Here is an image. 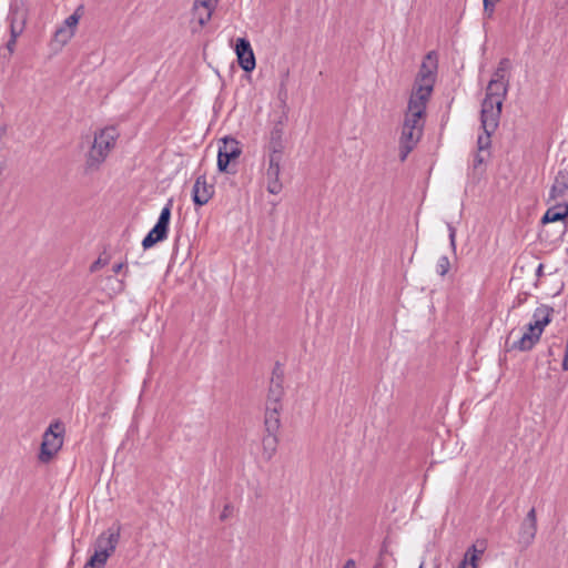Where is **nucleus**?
Instances as JSON below:
<instances>
[{
	"instance_id": "30",
	"label": "nucleus",
	"mask_w": 568,
	"mask_h": 568,
	"mask_svg": "<svg viewBox=\"0 0 568 568\" xmlns=\"http://www.w3.org/2000/svg\"><path fill=\"white\" fill-rule=\"evenodd\" d=\"M484 135H479L477 139L478 151H487L490 148L491 140L490 136L494 132H484Z\"/></svg>"
},
{
	"instance_id": "21",
	"label": "nucleus",
	"mask_w": 568,
	"mask_h": 568,
	"mask_svg": "<svg viewBox=\"0 0 568 568\" xmlns=\"http://www.w3.org/2000/svg\"><path fill=\"white\" fill-rule=\"evenodd\" d=\"M568 216V203H558L551 207H549L544 216L541 217V223H552L564 221Z\"/></svg>"
},
{
	"instance_id": "25",
	"label": "nucleus",
	"mask_w": 568,
	"mask_h": 568,
	"mask_svg": "<svg viewBox=\"0 0 568 568\" xmlns=\"http://www.w3.org/2000/svg\"><path fill=\"white\" fill-rule=\"evenodd\" d=\"M283 396H284L283 384L277 383V382L276 383L271 382L270 387H268L266 404L275 405V406L282 405L281 402H282Z\"/></svg>"
},
{
	"instance_id": "39",
	"label": "nucleus",
	"mask_w": 568,
	"mask_h": 568,
	"mask_svg": "<svg viewBox=\"0 0 568 568\" xmlns=\"http://www.w3.org/2000/svg\"><path fill=\"white\" fill-rule=\"evenodd\" d=\"M231 509H232V507H231L230 505H225V506H224V509H223V511H222V514H221V516H220V519H221V520H225V519L227 518V516H229V514H230Z\"/></svg>"
},
{
	"instance_id": "16",
	"label": "nucleus",
	"mask_w": 568,
	"mask_h": 568,
	"mask_svg": "<svg viewBox=\"0 0 568 568\" xmlns=\"http://www.w3.org/2000/svg\"><path fill=\"white\" fill-rule=\"evenodd\" d=\"M118 139L116 129L113 126H108L94 134L93 142L100 144V146L105 150L108 153L114 148Z\"/></svg>"
},
{
	"instance_id": "2",
	"label": "nucleus",
	"mask_w": 568,
	"mask_h": 568,
	"mask_svg": "<svg viewBox=\"0 0 568 568\" xmlns=\"http://www.w3.org/2000/svg\"><path fill=\"white\" fill-rule=\"evenodd\" d=\"M437 71V60L435 52H429L423 61L418 74L415 79L412 95L418 97L419 100H429L434 89Z\"/></svg>"
},
{
	"instance_id": "4",
	"label": "nucleus",
	"mask_w": 568,
	"mask_h": 568,
	"mask_svg": "<svg viewBox=\"0 0 568 568\" xmlns=\"http://www.w3.org/2000/svg\"><path fill=\"white\" fill-rule=\"evenodd\" d=\"M172 206L173 199H170L161 210L160 216L155 225L144 236L142 241V246L144 250L151 248L156 243L162 242L168 237Z\"/></svg>"
},
{
	"instance_id": "19",
	"label": "nucleus",
	"mask_w": 568,
	"mask_h": 568,
	"mask_svg": "<svg viewBox=\"0 0 568 568\" xmlns=\"http://www.w3.org/2000/svg\"><path fill=\"white\" fill-rule=\"evenodd\" d=\"M501 108H494V111L481 110L480 111V123L484 132H495L499 124L501 114Z\"/></svg>"
},
{
	"instance_id": "24",
	"label": "nucleus",
	"mask_w": 568,
	"mask_h": 568,
	"mask_svg": "<svg viewBox=\"0 0 568 568\" xmlns=\"http://www.w3.org/2000/svg\"><path fill=\"white\" fill-rule=\"evenodd\" d=\"M278 438L276 434L266 433L262 440L263 455L265 459L270 460L276 453Z\"/></svg>"
},
{
	"instance_id": "13",
	"label": "nucleus",
	"mask_w": 568,
	"mask_h": 568,
	"mask_svg": "<svg viewBox=\"0 0 568 568\" xmlns=\"http://www.w3.org/2000/svg\"><path fill=\"white\" fill-rule=\"evenodd\" d=\"M214 194V186L206 183L204 175L196 178L192 187V200L195 206H203Z\"/></svg>"
},
{
	"instance_id": "29",
	"label": "nucleus",
	"mask_w": 568,
	"mask_h": 568,
	"mask_svg": "<svg viewBox=\"0 0 568 568\" xmlns=\"http://www.w3.org/2000/svg\"><path fill=\"white\" fill-rule=\"evenodd\" d=\"M509 65H510L509 60L507 58H503L499 61L496 71L494 72L493 79H495V80H503L504 81L505 73L509 69Z\"/></svg>"
},
{
	"instance_id": "8",
	"label": "nucleus",
	"mask_w": 568,
	"mask_h": 568,
	"mask_svg": "<svg viewBox=\"0 0 568 568\" xmlns=\"http://www.w3.org/2000/svg\"><path fill=\"white\" fill-rule=\"evenodd\" d=\"M423 134L422 129H414L408 125H403L402 135L399 139V159L404 162L407 155L413 151Z\"/></svg>"
},
{
	"instance_id": "22",
	"label": "nucleus",
	"mask_w": 568,
	"mask_h": 568,
	"mask_svg": "<svg viewBox=\"0 0 568 568\" xmlns=\"http://www.w3.org/2000/svg\"><path fill=\"white\" fill-rule=\"evenodd\" d=\"M554 313V308L547 305H541L537 307L532 314V322L538 324L541 328L545 327L551 322V314Z\"/></svg>"
},
{
	"instance_id": "27",
	"label": "nucleus",
	"mask_w": 568,
	"mask_h": 568,
	"mask_svg": "<svg viewBox=\"0 0 568 568\" xmlns=\"http://www.w3.org/2000/svg\"><path fill=\"white\" fill-rule=\"evenodd\" d=\"M503 102L499 94H486L481 103V110L494 111V108H498L499 104L503 106Z\"/></svg>"
},
{
	"instance_id": "34",
	"label": "nucleus",
	"mask_w": 568,
	"mask_h": 568,
	"mask_svg": "<svg viewBox=\"0 0 568 568\" xmlns=\"http://www.w3.org/2000/svg\"><path fill=\"white\" fill-rule=\"evenodd\" d=\"M21 34H14V33H10V39L8 40L7 44H6V48L9 52V54H12L14 52V48H16V43H17V39L20 37Z\"/></svg>"
},
{
	"instance_id": "28",
	"label": "nucleus",
	"mask_w": 568,
	"mask_h": 568,
	"mask_svg": "<svg viewBox=\"0 0 568 568\" xmlns=\"http://www.w3.org/2000/svg\"><path fill=\"white\" fill-rule=\"evenodd\" d=\"M536 524H530L526 519H524L521 527H520V535L523 538H526L527 540L534 539L536 535Z\"/></svg>"
},
{
	"instance_id": "47",
	"label": "nucleus",
	"mask_w": 568,
	"mask_h": 568,
	"mask_svg": "<svg viewBox=\"0 0 568 568\" xmlns=\"http://www.w3.org/2000/svg\"><path fill=\"white\" fill-rule=\"evenodd\" d=\"M419 568H423V566H420Z\"/></svg>"
},
{
	"instance_id": "42",
	"label": "nucleus",
	"mask_w": 568,
	"mask_h": 568,
	"mask_svg": "<svg viewBox=\"0 0 568 568\" xmlns=\"http://www.w3.org/2000/svg\"><path fill=\"white\" fill-rule=\"evenodd\" d=\"M544 275V264H539L536 270V276L541 277Z\"/></svg>"
},
{
	"instance_id": "10",
	"label": "nucleus",
	"mask_w": 568,
	"mask_h": 568,
	"mask_svg": "<svg viewBox=\"0 0 568 568\" xmlns=\"http://www.w3.org/2000/svg\"><path fill=\"white\" fill-rule=\"evenodd\" d=\"M82 11L83 7H78L75 11L64 20L63 26L55 30L54 40L57 42L65 44L74 36V30L82 16Z\"/></svg>"
},
{
	"instance_id": "23",
	"label": "nucleus",
	"mask_w": 568,
	"mask_h": 568,
	"mask_svg": "<svg viewBox=\"0 0 568 568\" xmlns=\"http://www.w3.org/2000/svg\"><path fill=\"white\" fill-rule=\"evenodd\" d=\"M483 549H477L476 545H471L464 555L463 560L457 568H477V560L483 554Z\"/></svg>"
},
{
	"instance_id": "31",
	"label": "nucleus",
	"mask_w": 568,
	"mask_h": 568,
	"mask_svg": "<svg viewBox=\"0 0 568 568\" xmlns=\"http://www.w3.org/2000/svg\"><path fill=\"white\" fill-rule=\"evenodd\" d=\"M449 268H450L449 258L445 255L439 257L437 265H436L437 274H439L440 276H445L448 273Z\"/></svg>"
},
{
	"instance_id": "38",
	"label": "nucleus",
	"mask_w": 568,
	"mask_h": 568,
	"mask_svg": "<svg viewBox=\"0 0 568 568\" xmlns=\"http://www.w3.org/2000/svg\"><path fill=\"white\" fill-rule=\"evenodd\" d=\"M525 519H526L527 521H529L530 524H536V521H537V520H536V511H535V508H531V509L528 511V514H527V516H526V518H525Z\"/></svg>"
},
{
	"instance_id": "40",
	"label": "nucleus",
	"mask_w": 568,
	"mask_h": 568,
	"mask_svg": "<svg viewBox=\"0 0 568 568\" xmlns=\"http://www.w3.org/2000/svg\"><path fill=\"white\" fill-rule=\"evenodd\" d=\"M102 264L101 258L97 260L90 267L91 272H95Z\"/></svg>"
},
{
	"instance_id": "12",
	"label": "nucleus",
	"mask_w": 568,
	"mask_h": 568,
	"mask_svg": "<svg viewBox=\"0 0 568 568\" xmlns=\"http://www.w3.org/2000/svg\"><path fill=\"white\" fill-rule=\"evenodd\" d=\"M109 153L103 150L100 144L92 142L89 151L85 154L83 171L85 174H91L100 170L101 165L106 160Z\"/></svg>"
},
{
	"instance_id": "37",
	"label": "nucleus",
	"mask_w": 568,
	"mask_h": 568,
	"mask_svg": "<svg viewBox=\"0 0 568 568\" xmlns=\"http://www.w3.org/2000/svg\"><path fill=\"white\" fill-rule=\"evenodd\" d=\"M485 162V158L478 152L474 158V169H477Z\"/></svg>"
},
{
	"instance_id": "7",
	"label": "nucleus",
	"mask_w": 568,
	"mask_h": 568,
	"mask_svg": "<svg viewBox=\"0 0 568 568\" xmlns=\"http://www.w3.org/2000/svg\"><path fill=\"white\" fill-rule=\"evenodd\" d=\"M427 102V99L419 100L418 97L410 95L403 125L423 130Z\"/></svg>"
},
{
	"instance_id": "6",
	"label": "nucleus",
	"mask_w": 568,
	"mask_h": 568,
	"mask_svg": "<svg viewBox=\"0 0 568 568\" xmlns=\"http://www.w3.org/2000/svg\"><path fill=\"white\" fill-rule=\"evenodd\" d=\"M242 153L239 142L233 138H224L223 146H220L217 153V170L222 173H235V170H230V164L233 160L237 159Z\"/></svg>"
},
{
	"instance_id": "43",
	"label": "nucleus",
	"mask_w": 568,
	"mask_h": 568,
	"mask_svg": "<svg viewBox=\"0 0 568 568\" xmlns=\"http://www.w3.org/2000/svg\"><path fill=\"white\" fill-rule=\"evenodd\" d=\"M343 568H355V561L353 559H348Z\"/></svg>"
},
{
	"instance_id": "9",
	"label": "nucleus",
	"mask_w": 568,
	"mask_h": 568,
	"mask_svg": "<svg viewBox=\"0 0 568 568\" xmlns=\"http://www.w3.org/2000/svg\"><path fill=\"white\" fill-rule=\"evenodd\" d=\"M235 53L237 55V61L240 67L245 72H251L255 69V55L251 43L245 38H237L235 43Z\"/></svg>"
},
{
	"instance_id": "41",
	"label": "nucleus",
	"mask_w": 568,
	"mask_h": 568,
	"mask_svg": "<svg viewBox=\"0 0 568 568\" xmlns=\"http://www.w3.org/2000/svg\"><path fill=\"white\" fill-rule=\"evenodd\" d=\"M123 267H124V263H118V264L113 265V272L120 273Z\"/></svg>"
},
{
	"instance_id": "17",
	"label": "nucleus",
	"mask_w": 568,
	"mask_h": 568,
	"mask_svg": "<svg viewBox=\"0 0 568 568\" xmlns=\"http://www.w3.org/2000/svg\"><path fill=\"white\" fill-rule=\"evenodd\" d=\"M513 334H514V331H511L509 333V335L506 339V345H507L508 351L516 349V351H520V352H527V351L532 349V347L539 342L538 335L530 336L529 334H527L525 332L518 339H516L511 344H509Z\"/></svg>"
},
{
	"instance_id": "20",
	"label": "nucleus",
	"mask_w": 568,
	"mask_h": 568,
	"mask_svg": "<svg viewBox=\"0 0 568 568\" xmlns=\"http://www.w3.org/2000/svg\"><path fill=\"white\" fill-rule=\"evenodd\" d=\"M568 194V171L560 170L555 176L554 184L550 189V199L562 197Z\"/></svg>"
},
{
	"instance_id": "26",
	"label": "nucleus",
	"mask_w": 568,
	"mask_h": 568,
	"mask_svg": "<svg viewBox=\"0 0 568 568\" xmlns=\"http://www.w3.org/2000/svg\"><path fill=\"white\" fill-rule=\"evenodd\" d=\"M508 91V81L491 79L487 85L486 94H499L500 100L504 101Z\"/></svg>"
},
{
	"instance_id": "46",
	"label": "nucleus",
	"mask_w": 568,
	"mask_h": 568,
	"mask_svg": "<svg viewBox=\"0 0 568 568\" xmlns=\"http://www.w3.org/2000/svg\"><path fill=\"white\" fill-rule=\"evenodd\" d=\"M434 568H440V565H439V564H436Z\"/></svg>"
},
{
	"instance_id": "15",
	"label": "nucleus",
	"mask_w": 568,
	"mask_h": 568,
	"mask_svg": "<svg viewBox=\"0 0 568 568\" xmlns=\"http://www.w3.org/2000/svg\"><path fill=\"white\" fill-rule=\"evenodd\" d=\"M283 134H284V124L283 121H277L271 133H270V141L267 144L268 155H276L280 158H283V151H284V142H283Z\"/></svg>"
},
{
	"instance_id": "11",
	"label": "nucleus",
	"mask_w": 568,
	"mask_h": 568,
	"mask_svg": "<svg viewBox=\"0 0 568 568\" xmlns=\"http://www.w3.org/2000/svg\"><path fill=\"white\" fill-rule=\"evenodd\" d=\"M283 158L268 155V166L266 169L267 191L271 194H278L283 185L280 181L281 162Z\"/></svg>"
},
{
	"instance_id": "18",
	"label": "nucleus",
	"mask_w": 568,
	"mask_h": 568,
	"mask_svg": "<svg viewBox=\"0 0 568 568\" xmlns=\"http://www.w3.org/2000/svg\"><path fill=\"white\" fill-rule=\"evenodd\" d=\"M282 410V405L275 406V405H268L266 404V410H265V432L268 434H277L281 420H280V412Z\"/></svg>"
},
{
	"instance_id": "5",
	"label": "nucleus",
	"mask_w": 568,
	"mask_h": 568,
	"mask_svg": "<svg viewBox=\"0 0 568 568\" xmlns=\"http://www.w3.org/2000/svg\"><path fill=\"white\" fill-rule=\"evenodd\" d=\"M29 9L23 0H13L10 2L7 21L10 33L22 34L26 29Z\"/></svg>"
},
{
	"instance_id": "3",
	"label": "nucleus",
	"mask_w": 568,
	"mask_h": 568,
	"mask_svg": "<svg viewBox=\"0 0 568 568\" xmlns=\"http://www.w3.org/2000/svg\"><path fill=\"white\" fill-rule=\"evenodd\" d=\"M64 425L61 420L52 422L42 436L38 459L42 464L50 463L55 454L62 448Z\"/></svg>"
},
{
	"instance_id": "36",
	"label": "nucleus",
	"mask_w": 568,
	"mask_h": 568,
	"mask_svg": "<svg viewBox=\"0 0 568 568\" xmlns=\"http://www.w3.org/2000/svg\"><path fill=\"white\" fill-rule=\"evenodd\" d=\"M483 2H484V14L487 18H491L494 14L496 3H491V1H483Z\"/></svg>"
},
{
	"instance_id": "44",
	"label": "nucleus",
	"mask_w": 568,
	"mask_h": 568,
	"mask_svg": "<svg viewBox=\"0 0 568 568\" xmlns=\"http://www.w3.org/2000/svg\"><path fill=\"white\" fill-rule=\"evenodd\" d=\"M210 2H214V4H216V3H217V0H210Z\"/></svg>"
},
{
	"instance_id": "35",
	"label": "nucleus",
	"mask_w": 568,
	"mask_h": 568,
	"mask_svg": "<svg viewBox=\"0 0 568 568\" xmlns=\"http://www.w3.org/2000/svg\"><path fill=\"white\" fill-rule=\"evenodd\" d=\"M447 229L449 232L448 236H449L450 247L453 251H455L456 250V229L450 223L447 224Z\"/></svg>"
},
{
	"instance_id": "1",
	"label": "nucleus",
	"mask_w": 568,
	"mask_h": 568,
	"mask_svg": "<svg viewBox=\"0 0 568 568\" xmlns=\"http://www.w3.org/2000/svg\"><path fill=\"white\" fill-rule=\"evenodd\" d=\"M120 540V527L103 531L94 542V554L83 568H104L108 558L115 551Z\"/></svg>"
},
{
	"instance_id": "33",
	"label": "nucleus",
	"mask_w": 568,
	"mask_h": 568,
	"mask_svg": "<svg viewBox=\"0 0 568 568\" xmlns=\"http://www.w3.org/2000/svg\"><path fill=\"white\" fill-rule=\"evenodd\" d=\"M283 381H284V373L281 368V365L280 363H276L275 364V367L273 369V373H272V378H271V382L272 383H282L283 384Z\"/></svg>"
},
{
	"instance_id": "14",
	"label": "nucleus",
	"mask_w": 568,
	"mask_h": 568,
	"mask_svg": "<svg viewBox=\"0 0 568 568\" xmlns=\"http://www.w3.org/2000/svg\"><path fill=\"white\" fill-rule=\"evenodd\" d=\"M216 4L210 0H195L192 8V18L199 26L204 27L212 18Z\"/></svg>"
},
{
	"instance_id": "45",
	"label": "nucleus",
	"mask_w": 568,
	"mask_h": 568,
	"mask_svg": "<svg viewBox=\"0 0 568 568\" xmlns=\"http://www.w3.org/2000/svg\"><path fill=\"white\" fill-rule=\"evenodd\" d=\"M4 131V128H0V134L3 133Z\"/></svg>"
},
{
	"instance_id": "32",
	"label": "nucleus",
	"mask_w": 568,
	"mask_h": 568,
	"mask_svg": "<svg viewBox=\"0 0 568 568\" xmlns=\"http://www.w3.org/2000/svg\"><path fill=\"white\" fill-rule=\"evenodd\" d=\"M544 332V328H541L538 324H536L535 322H530L528 325H527V331L526 333L529 334L530 336H536L538 335V341L540 339V336Z\"/></svg>"
}]
</instances>
